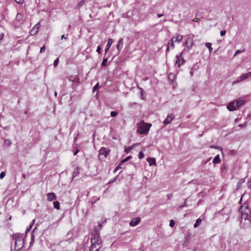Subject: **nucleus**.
<instances>
[{
    "label": "nucleus",
    "instance_id": "c756f323",
    "mask_svg": "<svg viewBox=\"0 0 251 251\" xmlns=\"http://www.w3.org/2000/svg\"><path fill=\"white\" fill-rule=\"evenodd\" d=\"M16 18L19 21L21 20L22 19V18H23L22 14H21V13L17 14V16H16Z\"/></svg>",
    "mask_w": 251,
    "mask_h": 251
},
{
    "label": "nucleus",
    "instance_id": "13d9d810",
    "mask_svg": "<svg viewBox=\"0 0 251 251\" xmlns=\"http://www.w3.org/2000/svg\"><path fill=\"white\" fill-rule=\"evenodd\" d=\"M163 15L162 14H157V17H158V18H160V17H162V16H163Z\"/></svg>",
    "mask_w": 251,
    "mask_h": 251
},
{
    "label": "nucleus",
    "instance_id": "20e7f679",
    "mask_svg": "<svg viewBox=\"0 0 251 251\" xmlns=\"http://www.w3.org/2000/svg\"><path fill=\"white\" fill-rule=\"evenodd\" d=\"M182 53L183 51L176 56V60L175 64H177L178 67H180L181 65H182L185 62V60L183 58H181L182 55Z\"/></svg>",
    "mask_w": 251,
    "mask_h": 251
},
{
    "label": "nucleus",
    "instance_id": "c03bdc74",
    "mask_svg": "<svg viewBox=\"0 0 251 251\" xmlns=\"http://www.w3.org/2000/svg\"><path fill=\"white\" fill-rule=\"evenodd\" d=\"M17 3L22 4L24 2V0H14Z\"/></svg>",
    "mask_w": 251,
    "mask_h": 251
},
{
    "label": "nucleus",
    "instance_id": "4be33fe9",
    "mask_svg": "<svg viewBox=\"0 0 251 251\" xmlns=\"http://www.w3.org/2000/svg\"><path fill=\"white\" fill-rule=\"evenodd\" d=\"M220 162V159L219 155H216L213 160V162L214 164H218Z\"/></svg>",
    "mask_w": 251,
    "mask_h": 251
},
{
    "label": "nucleus",
    "instance_id": "2f4dec72",
    "mask_svg": "<svg viewBox=\"0 0 251 251\" xmlns=\"http://www.w3.org/2000/svg\"><path fill=\"white\" fill-rule=\"evenodd\" d=\"M138 157L139 159H142L144 157V154L142 151H140L138 154Z\"/></svg>",
    "mask_w": 251,
    "mask_h": 251
},
{
    "label": "nucleus",
    "instance_id": "f3484780",
    "mask_svg": "<svg viewBox=\"0 0 251 251\" xmlns=\"http://www.w3.org/2000/svg\"><path fill=\"white\" fill-rule=\"evenodd\" d=\"M175 37L174 42H177L178 43H180L183 38L182 35L180 34H176L174 36Z\"/></svg>",
    "mask_w": 251,
    "mask_h": 251
},
{
    "label": "nucleus",
    "instance_id": "79ce46f5",
    "mask_svg": "<svg viewBox=\"0 0 251 251\" xmlns=\"http://www.w3.org/2000/svg\"><path fill=\"white\" fill-rule=\"evenodd\" d=\"M45 50H46V47L45 46H43L40 49V53H43V52H44L45 51Z\"/></svg>",
    "mask_w": 251,
    "mask_h": 251
},
{
    "label": "nucleus",
    "instance_id": "423d86ee",
    "mask_svg": "<svg viewBox=\"0 0 251 251\" xmlns=\"http://www.w3.org/2000/svg\"><path fill=\"white\" fill-rule=\"evenodd\" d=\"M109 151L110 150L108 149L101 147L99 151V155L100 156L103 155L104 157L105 158L109 154Z\"/></svg>",
    "mask_w": 251,
    "mask_h": 251
},
{
    "label": "nucleus",
    "instance_id": "aec40b11",
    "mask_svg": "<svg viewBox=\"0 0 251 251\" xmlns=\"http://www.w3.org/2000/svg\"><path fill=\"white\" fill-rule=\"evenodd\" d=\"M245 100H238L236 102V106L237 107H239L245 104Z\"/></svg>",
    "mask_w": 251,
    "mask_h": 251
},
{
    "label": "nucleus",
    "instance_id": "393cba45",
    "mask_svg": "<svg viewBox=\"0 0 251 251\" xmlns=\"http://www.w3.org/2000/svg\"><path fill=\"white\" fill-rule=\"evenodd\" d=\"M35 222V220H33L32 222V223L29 225V226L26 228L25 231V233L27 234L31 229L32 226L33 225Z\"/></svg>",
    "mask_w": 251,
    "mask_h": 251
},
{
    "label": "nucleus",
    "instance_id": "c85d7f7f",
    "mask_svg": "<svg viewBox=\"0 0 251 251\" xmlns=\"http://www.w3.org/2000/svg\"><path fill=\"white\" fill-rule=\"evenodd\" d=\"M134 145H132L131 146L128 147H126L125 149V151L126 153H128L130 152V151L132 149L133 146Z\"/></svg>",
    "mask_w": 251,
    "mask_h": 251
},
{
    "label": "nucleus",
    "instance_id": "bf43d9fd",
    "mask_svg": "<svg viewBox=\"0 0 251 251\" xmlns=\"http://www.w3.org/2000/svg\"><path fill=\"white\" fill-rule=\"evenodd\" d=\"M244 181V180L242 179H240V181H239L238 183V184H239V183H243V182Z\"/></svg>",
    "mask_w": 251,
    "mask_h": 251
},
{
    "label": "nucleus",
    "instance_id": "e2e57ef3",
    "mask_svg": "<svg viewBox=\"0 0 251 251\" xmlns=\"http://www.w3.org/2000/svg\"><path fill=\"white\" fill-rule=\"evenodd\" d=\"M116 178L113 179V180H110L109 182V183H113L115 180Z\"/></svg>",
    "mask_w": 251,
    "mask_h": 251
},
{
    "label": "nucleus",
    "instance_id": "3c124183",
    "mask_svg": "<svg viewBox=\"0 0 251 251\" xmlns=\"http://www.w3.org/2000/svg\"><path fill=\"white\" fill-rule=\"evenodd\" d=\"M193 21H194V22H199V18H194V19L193 20Z\"/></svg>",
    "mask_w": 251,
    "mask_h": 251
},
{
    "label": "nucleus",
    "instance_id": "6e6552de",
    "mask_svg": "<svg viewBox=\"0 0 251 251\" xmlns=\"http://www.w3.org/2000/svg\"><path fill=\"white\" fill-rule=\"evenodd\" d=\"M40 26V23H38L36 25H35L30 30V33L31 35H35L38 31L39 29Z\"/></svg>",
    "mask_w": 251,
    "mask_h": 251
},
{
    "label": "nucleus",
    "instance_id": "1a4fd4ad",
    "mask_svg": "<svg viewBox=\"0 0 251 251\" xmlns=\"http://www.w3.org/2000/svg\"><path fill=\"white\" fill-rule=\"evenodd\" d=\"M175 116L173 114L168 115L163 122L164 125H168L170 124L172 121L174 119Z\"/></svg>",
    "mask_w": 251,
    "mask_h": 251
},
{
    "label": "nucleus",
    "instance_id": "dca6fc26",
    "mask_svg": "<svg viewBox=\"0 0 251 251\" xmlns=\"http://www.w3.org/2000/svg\"><path fill=\"white\" fill-rule=\"evenodd\" d=\"M113 43V40L112 39H109L108 40V43L107 45L105 47V52H106L109 49L110 47L112 45Z\"/></svg>",
    "mask_w": 251,
    "mask_h": 251
},
{
    "label": "nucleus",
    "instance_id": "37998d69",
    "mask_svg": "<svg viewBox=\"0 0 251 251\" xmlns=\"http://www.w3.org/2000/svg\"><path fill=\"white\" fill-rule=\"evenodd\" d=\"M210 148L211 149H221L220 147L213 145L210 146Z\"/></svg>",
    "mask_w": 251,
    "mask_h": 251
},
{
    "label": "nucleus",
    "instance_id": "052dcab7",
    "mask_svg": "<svg viewBox=\"0 0 251 251\" xmlns=\"http://www.w3.org/2000/svg\"><path fill=\"white\" fill-rule=\"evenodd\" d=\"M66 39V37H65V35H63L61 36V39Z\"/></svg>",
    "mask_w": 251,
    "mask_h": 251
},
{
    "label": "nucleus",
    "instance_id": "a878e982",
    "mask_svg": "<svg viewBox=\"0 0 251 251\" xmlns=\"http://www.w3.org/2000/svg\"><path fill=\"white\" fill-rule=\"evenodd\" d=\"M206 47L208 49L210 53L212 51V48L211 47V44L210 43H207L205 44Z\"/></svg>",
    "mask_w": 251,
    "mask_h": 251
},
{
    "label": "nucleus",
    "instance_id": "f257e3e1",
    "mask_svg": "<svg viewBox=\"0 0 251 251\" xmlns=\"http://www.w3.org/2000/svg\"><path fill=\"white\" fill-rule=\"evenodd\" d=\"M13 238L15 240V250L19 251L24 246L23 237L20 233L13 234Z\"/></svg>",
    "mask_w": 251,
    "mask_h": 251
},
{
    "label": "nucleus",
    "instance_id": "5701e85b",
    "mask_svg": "<svg viewBox=\"0 0 251 251\" xmlns=\"http://www.w3.org/2000/svg\"><path fill=\"white\" fill-rule=\"evenodd\" d=\"M79 173V167H77L75 171H74V173H73V178L76 177L78 174Z\"/></svg>",
    "mask_w": 251,
    "mask_h": 251
},
{
    "label": "nucleus",
    "instance_id": "bb28decb",
    "mask_svg": "<svg viewBox=\"0 0 251 251\" xmlns=\"http://www.w3.org/2000/svg\"><path fill=\"white\" fill-rule=\"evenodd\" d=\"M4 144L8 147L11 145V142L9 139H5L4 141Z\"/></svg>",
    "mask_w": 251,
    "mask_h": 251
},
{
    "label": "nucleus",
    "instance_id": "72a5a7b5",
    "mask_svg": "<svg viewBox=\"0 0 251 251\" xmlns=\"http://www.w3.org/2000/svg\"><path fill=\"white\" fill-rule=\"evenodd\" d=\"M99 88V83H97V84L96 85H95L94 87H93V92H94Z\"/></svg>",
    "mask_w": 251,
    "mask_h": 251
},
{
    "label": "nucleus",
    "instance_id": "2eb2a0df",
    "mask_svg": "<svg viewBox=\"0 0 251 251\" xmlns=\"http://www.w3.org/2000/svg\"><path fill=\"white\" fill-rule=\"evenodd\" d=\"M123 47V39L121 38L118 42V44L116 46V48L118 51L122 50Z\"/></svg>",
    "mask_w": 251,
    "mask_h": 251
},
{
    "label": "nucleus",
    "instance_id": "e433bc0d",
    "mask_svg": "<svg viewBox=\"0 0 251 251\" xmlns=\"http://www.w3.org/2000/svg\"><path fill=\"white\" fill-rule=\"evenodd\" d=\"M125 162H123V160L121 161L119 164L118 166V168H120V169H122L123 168V165Z\"/></svg>",
    "mask_w": 251,
    "mask_h": 251
},
{
    "label": "nucleus",
    "instance_id": "864d4df0",
    "mask_svg": "<svg viewBox=\"0 0 251 251\" xmlns=\"http://www.w3.org/2000/svg\"><path fill=\"white\" fill-rule=\"evenodd\" d=\"M119 169H120V168H118V166L116 167V168L115 169V170H114V173H115L116 172H117Z\"/></svg>",
    "mask_w": 251,
    "mask_h": 251
},
{
    "label": "nucleus",
    "instance_id": "6e6d98bb",
    "mask_svg": "<svg viewBox=\"0 0 251 251\" xmlns=\"http://www.w3.org/2000/svg\"><path fill=\"white\" fill-rule=\"evenodd\" d=\"M78 151H79V150H76V151H75L74 153V155H76L77 154V153L78 152Z\"/></svg>",
    "mask_w": 251,
    "mask_h": 251
},
{
    "label": "nucleus",
    "instance_id": "8fccbe9b",
    "mask_svg": "<svg viewBox=\"0 0 251 251\" xmlns=\"http://www.w3.org/2000/svg\"><path fill=\"white\" fill-rule=\"evenodd\" d=\"M173 197V194H168L167 195V197L168 199H170Z\"/></svg>",
    "mask_w": 251,
    "mask_h": 251
},
{
    "label": "nucleus",
    "instance_id": "c9c22d12",
    "mask_svg": "<svg viewBox=\"0 0 251 251\" xmlns=\"http://www.w3.org/2000/svg\"><path fill=\"white\" fill-rule=\"evenodd\" d=\"M118 114V113L115 111H111L110 113V115L111 117H114L116 116Z\"/></svg>",
    "mask_w": 251,
    "mask_h": 251
},
{
    "label": "nucleus",
    "instance_id": "7c9ffc66",
    "mask_svg": "<svg viewBox=\"0 0 251 251\" xmlns=\"http://www.w3.org/2000/svg\"><path fill=\"white\" fill-rule=\"evenodd\" d=\"M107 60H108V59L106 58H104L102 60V62L101 64V65L102 66H105L106 65V64L107 62Z\"/></svg>",
    "mask_w": 251,
    "mask_h": 251
},
{
    "label": "nucleus",
    "instance_id": "680f3d73",
    "mask_svg": "<svg viewBox=\"0 0 251 251\" xmlns=\"http://www.w3.org/2000/svg\"><path fill=\"white\" fill-rule=\"evenodd\" d=\"M34 236L32 234L31 235V241H34Z\"/></svg>",
    "mask_w": 251,
    "mask_h": 251
},
{
    "label": "nucleus",
    "instance_id": "39448f33",
    "mask_svg": "<svg viewBox=\"0 0 251 251\" xmlns=\"http://www.w3.org/2000/svg\"><path fill=\"white\" fill-rule=\"evenodd\" d=\"M251 76V72L247 74H244L241 75L236 80L233 82V84H236L240 81L246 79L249 76Z\"/></svg>",
    "mask_w": 251,
    "mask_h": 251
},
{
    "label": "nucleus",
    "instance_id": "9d476101",
    "mask_svg": "<svg viewBox=\"0 0 251 251\" xmlns=\"http://www.w3.org/2000/svg\"><path fill=\"white\" fill-rule=\"evenodd\" d=\"M236 107V103L234 101H231L227 105V108L230 111L235 110Z\"/></svg>",
    "mask_w": 251,
    "mask_h": 251
},
{
    "label": "nucleus",
    "instance_id": "4d7b16f0",
    "mask_svg": "<svg viewBox=\"0 0 251 251\" xmlns=\"http://www.w3.org/2000/svg\"><path fill=\"white\" fill-rule=\"evenodd\" d=\"M100 197L98 198L95 201H92V204H93L94 203H95L96 202V201H97L99 200H100Z\"/></svg>",
    "mask_w": 251,
    "mask_h": 251
},
{
    "label": "nucleus",
    "instance_id": "473e14b6",
    "mask_svg": "<svg viewBox=\"0 0 251 251\" xmlns=\"http://www.w3.org/2000/svg\"><path fill=\"white\" fill-rule=\"evenodd\" d=\"M175 225V222L173 220H171L170 222L169 225L171 227H173Z\"/></svg>",
    "mask_w": 251,
    "mask_h": 251
},
{
    "label": "nucleus",
    "instance_id": "cd10ccee",
    "mask_svg": "<svg viewBox=\"0 0 251 251\" xmlns=\"http://www.w3.org/2000/svg\"><path fill=\"white\" fill-rule=\"evenodd\" d=\"M76 251H91L90 249L88 248H83L82 247L79 248L78 250Z\"/></svg>",
    "mask_w": 251,
    "mask_h": 251
},
{
    "label": "nucleus",
    "instance_id": "a18cd8bd",
    "mask_svg": "<svg viewBox=\"0 0 251 251\" xmlns=\"http://www.w3.org/2000/svg\"><path fill=\"white\" fill-rule=\"evenodd\" d=\"M226 33V30H222L220 32V35L221 36H223L224 35H225V34Z\"/></svg>",
    "mask_w": 251,
    "mask_h": 251
},
{
    "label": "nucleus",
    "instance_id": "f8f14e48",
    "mask_svg": "<svg viewBox=\"0 0 251 251\" xmlns=\"http://www.w3.org/2000/svg\"><path fill=\"white\" fill-rule=\"evenodd\" d=\"M47 196V200L49 201H51L57 199V197L54 193H48Z\"/></svg>",
    "mask_w": 251,
    "mask_h": 251
},
{
    "label": "nucleus",
    "instance_id": "ddd939ff",
    "mask_svg": "<svg viewBox=\"0 0 251 251\" xmlns=\"http://www.w3.org/2000/svg\"><path fill=\"white\" fill-rule=\"evenodd\" d=\"M92 237L91 238L100 237L99 229L97 227H95L94 231L91 234Z\"/></svg>",
    "mask_w": 251,
    "mask_h": 251
},
{
    "label": "nucleus",
    "instance_id": "4468645a",
    "mask_svg": "<svg viewBox=\"0 0 251 251\" xmlns=\"http://www.w3.org/2000/svg\"><path fill=\"white\" fill-rule=\"evenodd\" d=\"M174 39H175V37H173L172 39L170 41L169 43L168 44L166 51H169L170 47H171L172 49H173L174 48V47H175V45L174 44Z\"/></svg>",
    "mask_w": 251,
    "mask_h": 251
},
{
    "label": "nucleus",
    "instance_id": "58836bf2",
    "mask_svg": "<svg viewBox=\"0 0 251 251\" xmlns=\"http://www.w3.org/2000/svg\"><path fill=\"white\" fill-rule=\"evenodd\" d=\"M131 158V156H128L126 157L125 159L123 160V162H125V163L128 160H129Z\"/></svg>",
    "mask_w": 251,
    "mask_h": 251
},
{
    "label": "nucleus",
    "instance_id": "603ef678",
    "mask_svg": "<svg viewBox=\"0 0 251 251\" xmlns=\"http://www.w3.org/2000/svg\"><path fill=\"white\" fill-rule=\"evenodd\" d=\"M98 226H99V229L100 230V229L101 228V227H102V224H101V223H99V224H98Z\"/></svg>",
    "mask_w": 251,
    "mask_h": 251
},
{
    "label": "nucleus",
    "instance_id": "09e8293b",
    "mask_svg": "<svg viewBox=\"0 0 251 251\" xmlns=\"http://www.w3.org/2000/svg\"><path fill=\"white\" fill-rule=\"evenodd\" d=\"M100 50H101V48L100 46H98L97 47V52H98V53H100Z\"/></svg>",
    "mask_w": 251,
    "mask_h": 251
},
{
    "label": "nucleus",
    "instance_id": "7ed1b4c3",
    "mask_svg": "<svg viewBox=\"0 0 251 251\" xmlns=\"http://www.w3.org/2000/svg\"><path fill=\"white\" fill-rule=\"evenodd\" d=\"M91 246L89 248L91 251H93L95 248H100L101 247L102 241L100 237L98 238H91Z\"/></svg>",
    "mask_w": 251,
    "mask_h": 251
},
{
    "label": "nucleus",
    "instance_id": "4c0bfd02",
    "mask_svg": "<svg viewBox=\"0 0 251 251\" xmlns=\"http://www.w3.org/2000/svg\"><path fill=\"white\" fill-rule=\"evenodd\" d=\"M244 51H245V49H243V50H237L236 51V52H235V54L234 55V56H236L237 54H239V53H241V52H244Z\"/></svg>",
    "mask_w": 251,
    "mask_h": 251
},
{
    "label": "nucleus",
    "instance_id": "a211bd4d",
    "mask_svg": "<svg viewBox=\"0 0 251 251\" xmlns=\"http://www.w3.org/2000/svg\"><path fill=\"white\" fill-rule=\"evenodd\" d=\"M190 45L191 46L193 45V39L192 37H188L185 43V45Z\"/></svg>",
    "mask_w": 251,
    "mask_h": 251
},
{
    "label": "nucleus",
    "instance_id": "5fc2aeb1",
    "mask_svg": "<svg viewBox=\"0 0 251 251\" xmlns=\"http://www.w3.org/2000/svg\"><path fill=\"white\" fill-rule=\"evenodd\" d=\"M187 46L188 49L190 50L192 48L193 46H191L190 45H186Z\"/></svg>",
    "mask_w": 251,
    "mask_h": 251
},
{
    "label": "nucleus",
    "instance_id": "338daca9",
    "mask_svg": "<svg viewBox=\"0 0 251 251\" xmlns=\"http://www.w3.org/2000/svg\"><path fill=\"white\" fill-rule=\"evenodd\" d=\"M239 121V119L238 118L236 119L234 121L235 123H237Z\"/></svg>",
    "mask_w": 251,
    "mask_h": 251
},
{
    "label": "nucleus",
    "instance_id": "774afa93",
    "mask_svg": "<svg viewBox=\"0 0 251 251\" xmlns=\"http://www.w3.org/2000/svg\"><path fill=\"white\" fill-rule=\"evenodd\" d=\"M251 116V114H248V116H247V118H250Z\"/></svg>",
    "mask_w": 251,
    "mask_h": 251
},
{
    "label": "nucleus",
    "instance_id": "f03ea898",
    "mask_svg": "<svg viewBox=\"0 0 251 251\" xmlns=\"http://www.w3.org/2000/svg\"><path fill=\"white\" fill-rule=\"evenodd\" d=\"M151 125L143 122L137 129V131L141 134H147L148 133Z\"/></svg>",
    "mask_w": 251,
    "mask_h": 251
},
{
    "label": "nucleus",
    "instance_id": "9b49d317",
    "mask_svg": "<svg viewBox=\"0 0 251 251\" xmlns=\"http://www.w3.org/2000/svg\"><path fill=\"white\" fill-rule=\"evenodd\" d=\"M140 219L139 218H134L129 223V225L132 226H136L140 223Z\"/></svg>",
    "mask_w": 251,
    "mask_h": 251
},
{
    "label": "nucleus",
    "instance_id": "6ab92c4d",
    "mask_svg": "<svg viewBox=\"0 0 251 251\" xmlns=\"http://www.w3.org/2000/svg\"><path fill=\"white\" fill-rule=\"evenodd\" d=\"M147 161L149 162L150 166L156 165L155 159L154 158H147Z\"/></svg>",
    "mask_w": 251,
    "mask_h": 251
},
{
    "label": "nucleus",
    "instance_id": "69168bd1",
    "mask_svg": "<svg viewBox=\"0 0 251 251\" xmlns=\"http://www.w3.org/2000/svg\"><path fill=\"white\" fill-rule=\"evenodd\" d=\"M141 89V95H143V93H144V91L142 89L140 88Z\"/></svg>",
    "mask_w": 251,
    "mask_h": 251
},
{
    "label": "nucleus",
    "instance_id": "a19ab883",
    "mask_svg": "<svg viewBox=\"0 0 251 251\" xmlns=\"http://www.w3.org/2000/svg\"><path fill=\"white\" fill-rule=\"evenodd\" d=\"M5 175V172H1V173L0 174V178L2 179L4 177Z\"/></svg>",
    "mask_w": 251,
    "mask_h": 251
},
{
    "label": "nucleus",
    "instance_id": "ea45409f",
    "mask_svg": "<svg viewBox=\"0 0 251 251\" xmlns=\"http://www.w3.org/2000/svg\"><path fill=\"white\" fill-rule=\"evenodd\" d=\"M247 126V122H245L244 124H239L238 125V126L240 127H246V126Z\"/></svg>",
    "mask_w": 251,
    "mask_h": 251
},
{
    "label": "nucleus",
    "instance_id": "0e129e2a",
    "mask_svg": "<svg viewBox=\"0 0 251 251\" xmlns=\"http://www.w3.org/2000/svg\"><path fill=\"white\" fill-rule=\"evenodd\" d=\"M78 136V133H77L76 136L74 138L75 141L76 140V139H77Z\"/></svg>",
    "mask_w": 251,
    "mask_h": 251
},
{
    "label": "nucleus",
    "instance_id": "0eeeda50",
    "mask_svg": "<svg viewBox=\"0 0 251 251\" xmlns=\"http://www.w3.org/2000/svg\"><path fill=\"white\" fill-rule=\"evenodd\" d=\"M243 207H245V208H248V207L246 206V204H243V205H242L241 206L240 208L239 209L240 212H241V219H242L246 220L248 218V213H247L243 212L242 211V209H243Z\"/></svg>",
    "mask_w": 251,
    "mask_h": 251
},
{
    "label": "nucleus",
    "instance_id": "de8ad7c7",
    "mask_svg": "<svg viewBox=\"0 0 251 251\" xmlns=\"http://www.w3.org/2000/svg\"><path fill=\"white\" fill-rule=\"evenodd\" d=\"M248 187L249 188H251V178L250 179V180H249L248 182Z\"/></svg>",
    "mask_w": 251,
    "mask_h": 251
},
{
    "label": "nucleus",
    "instance_id": "b1692460",
    "mask_svg": "<svg viewBox=\"0 0 251 251\" xmlns=\"http://www.w3.org/2000/svg\"><path fill=\"white\" fill-rule=\"evenodd\" d=\"M53 207L58 210L60 208V203L58 201H55L53 202Z\"/></svg>",
    "mask_w": 251,
    "mask_h": 251
},
{
    "label": "nucleus",
    "instance_id": "f704fd0d",
    "mask_svg": "<svg viewBox=\"0 0 251 251\" xmlns=\"http://www.w3.org/2000/svg\"><path fill=\"white\" fill-rule=\"evenodd\" d=\"M58 62H59V58H57L56 59H55V60L54 61V62H53V65L55 67L58 65Z\"/></svg>",
    "mask_w": 251,
    "mask_h": 251
},
{
    "label": "nucleus",
    "instance_id": "49530a36",
    "mask_svg": "<svg viewBox=\"0 0 251 251\" xmlns=\"http://www.w3.org/2000/svg\"><path fill=\"white\" fill-rule=\"evenodd\" d=\"M185 206H187L186 201H185L183 204H182V205L179 206L178 207L180 208H182V207H185Z\"/></svg>",
    "mask_w": 251,
    "mask_h": 251
},
{
    "label": "nucleus",
    "instance_id": "412c9836",
    "mask_svg": "<svg viewBox=\"0 0 251 251\" xmlns=\"http://www.w3.org/2000/svg\"><path fill=\"white\" fill-rule=\"evenodd\" d=\"M202 220L201 218H198L197 219L194 225V227L195 228L197 227L201 223Z\"/></svg>",
    "mask_w": 251,
    "mask_h": 251
}]
</instances>
